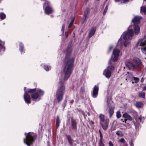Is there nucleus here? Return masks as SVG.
I'll return each mask as SVG.
<instances>
[{
	"label": "nucleus",
	"mask_w": 146,
	"mask_h": 146,
	"mask_svg": "<svg viewBox=\"0 0 146 146\" xmlns=\"http://www.w3.org/2000/svg\"><path fill=\"white\" fill-rule=\"evenodd\" d=\"M140 32V28L138 25H130L128 29L127 33H124L119 39L117 46L122 49L124 47H126L130 43L131 40L134 33L136 35H138Z\"/></svg>",
	"instance_id": "1"
},
{
	"label": "nucleus",
	"mask_w": 146,
	"mask_h": 146,
	"mask_svg": "<svg viewBox=\"0 0 146 146\" xmlns=\"http://www.w3.org/2000/svg\"><path fill=\"white\" fill-rule=\"evenodd\" d=\"M72 50L70 47L68 48L66 51L64 60L65 66L63 70V80H66L72 73L74 58L70 56Z\"/></svg>",
	"instance_id": "2"
},
{
	"label": "nucleus",
	"mask_w": 146,
	"mask_h": 146,
	"mask_svg": "<svg viewBox=\"0 0 146 146\" xmlns=\"http://www.w3.org/2000/svg\"><path fill=\"white\" fill-rule=\"evenodd\" d=\"M65 87L63 84V82L60 81L56 93V96L58 102L62 101L65 92Z\"/></svg>",
	"instance_id": "3"
},
{
	"label": "nucleus",
	"mask_w": 146,
	"mask_h": 146,
	"mask_svg": "<svg viewBox=\"0 0 146 146\" xmlns=\"http://www.w3.org/2000/svg\"><path fill=\"white\" fill-rule=\"evenodd\" d=\"M28 91L31 93H32L31 97L35 101L39 100L40 99V96H42L44 92L40 89L36 90L35 89H30Z\"/></svg>",
	"instance_id": "4"
},
{
	"label": "nucleus",
	"mask_w": 146,
	"mask_h": 146,
	"mask_svg": "<svg viewBox=\"0 0 146 146\" xmlns=\"http://www.w3.org/2000/svg\"><path fill=\"white\" fill-rule=\"evenodd\" d=\"M133 60L136 64L135 65L131 62H127L126 63V65L130 69L133 70L137 67V70H140L141 62L140 59L138 58H133Z\"/></svg>",
	"instance_id": "5"
},
{
	"label": "nucleus",
	"mask_w": 146,
	"mask_h": 146,
	"mask_svg": "<svg viewBox=\"0 0 146 146\" xmlns=\"http://www.w3.org/2000/svg\"><path fill=\"white\" fill-rule=\"evenodd\" d=\"M25 135H26V138L24 139V142L28 146H30L34 141V138L35 135L33 133L30 132L27 134L25 133Z\"/></svg>",
	"instance_id": "6"
},
{
	"label": "nucleus",
	"mask_w": 146,
	"mask_h": 146,
	"mask_svg": "<svg viewBox=\"0 0 146 146\" xmlns=\"http://www.w3.org/2000/svg\"><path fill=\"white\" fill-rule=\"evenodd\" d=\"M111 58H110L109 61V64L110 65L107 68V69H105L104 72V75L107 78H109L111 76V71H113L114 70V67L111 62Z\"/></svg>",
	"instance_id": "7"
},
{
	"label": "nucleus",
	"mask_w": 146,
	"mask_h": 146,
	"mask_svg": "<svg viewBox=\"0 0 146 146\" xmlns=\"http://www.w3.org/2000/svg\"><path fill=\"white\" fill-rule=\"evenodd\" d=\"M120 56V51L117 49H114L113 51L112 57L114 62L117 61L119 58Z\"/></svg>",
	"instance_id": "8"
},
{
	"label": "nucleus",
	"mask_w": 146,
	"mask_h": 146,
	"mask_svg": "<svg viewBox=\"0 0 146 146\" xmlns=\"http://www.w3.org/2000/svg\"><path fill=\"white\" fill-rule=\"evenodd\" d=\"M49 4V2L48 1H46L43 5V7L46 5L47 6L44 8V11L45 13L47 15H49L52 13L53 12V10L52 9L48 6Z\"/></svg>",
	"instance_id": "9"
},
{
	"label": "nucleus",
	"mask_w": 146,
	"mask_h": 146,
	"mask_svg": "<svg viewBox=\"0 0 146 146\" xmlns=\"http://www.w3.org/2000/svg\"><path fill=\"white\" fill-rule=\"evenodd\" d=\"M145 46H146V38H143L139 39L136 43V47Z\"/></svg>",
	"instance_id": "10"
},
{
	"label": "nucleus",
	"mask_w": 146,
	"mask_h": 146,
	"mask_svg": "<svg viewBox=\"0 0 146 146\" xmlns=\"http://www.w3.org/2000/svg\"><path fill=\"white\" fill-rule=\"evenodd\" d=\"M99 90V88L98 86L95 85L93 88L92 96L93 98H95L97 97Z\"/></svg>",
	"instance_id": "11"
},
{
	"label": "nucleus",
	"mask_w": 146,
	"mask_h": 146,
	"mask_svg": "<svg viewBox=\"0 0 146 146\" xmlns=\"http://www.w3.org/2000/svg\"><path fill=\"white\" fill-rule=\"evenodd\" d=\"M24 98L25 102L27 104H30L31 103V98L29 94L27 92L25 91Z\"/></svg>",
	"instance_id": "12"
},
{
	"label": "nucleus",
	"mask_w": 146,
	"mask_h": 146,
	"mask_svg": "<svg viewBox=\"0 0 146 146\" xmlns=\"http://www.w3.org/2000/svg\"><path fill=\"white\" fill-rule=\"evenodd\" d=\"M5 42L0 40V54H2L5 50Z\"/></svg>",
	"instance_id": "13"
},
{
	"label": "nucleus",
	"mask_w": 146,
	"mask_h": 146,
	"mask_svg": "<svg viewBox=\"0 0 146 146\" xmlns=\"http://www.w3.org/2000/svg\"><path fill=\"white\" fill-rule=\"evenodd\" d=\"M109 122V120L106 119L104 122L100 123V124L102 126L103 129L105 130H106L107 129L108 127Z\"/></svg>",
	"instance_id": "14"
},
{
	"label": "nucleus",
	"mask_w": 146,
	"mask_h": 146,
	"mask_svg": "<svg viewBox=\"0 0 146 146\" xmlns=\"http://www.w3.org/2000/svg\"><path fill=\"white\" fill-rule=\"evenodd\" d=\"M123 117L125 119L124 121H123V122H126V121L127 119L129 121H131L132 119V117L127 113H125L123 115Z\"/></svg>",
	"instance_id": "15"
},
{
	"label": "nucleus",
	"mask_w": 146,
	"mask_h": 146,
	"mask_svg": "<svg viewBox=\"0 0 146 146\" xmlns=\"http://www.w3.org/2000/svg\"><path fill=\"white\" fill-rule=\"evenodd\" d=\"M141 17L139 16H135L132 20V22L133 23L134 25L135 24H138L140 22V20Z\"/></svg>",
	"instance_id": "16"
},
{
	"label": "nucleus",
	"mask_w": 146,
	"mask_h": 146,
	"mask_svg": "<svg viewBox=\"0 0 146 146\" xmlns=\"http://www.w3.org/2000/svg\"><path fill=\"white\" fill-rule=\"evenodd\" d=\"M96 32V28L94 27L91 29L88 34L89 37L90 38L94 35Z\"/></svg>",
	"instance_id": "17"
},
{
	"label": "nucleus",
	"mask_w": 146,
	"mask_h": 146,
	"mask_svg": "<svg viewBox=\"0 0 146 146\" xmlns=\"http://www.w3.org/2000/svg\"><path fill=\"white\" fill-rule=\"evenodd\" d=\"M99 118L100 119V123H103L105 121L104 115L102 114H100L99 115Z\"/></svg>",
	"instance_id": "18"
},
{
	"label": "nucleus",
	"mask_w": 146,
	"mask_h": 146,
	"mask_svg": "<svg viewBox=\"0 0 146 146\" xmlns=\"http://www.w3.org/2000/svg\"><path fill=\"white\" fill-rule=\"evenodd\" d=\"M108 112L110 117H111L114 113V108L112 107H110L108 111Z\"/></svg>",
	"instance_id": "19"
},
{
	"label": "nucleus",
	"mask_w": 146,
	"mask_h": 146,
	"mask_svg": "<svg viewBox=\"0 0 146 146\" xmlns=\"http://www.w3.org/2000/svg\"><path fill=\"white\" fill-rule=\"evenodd\" d=\"M144 119V117L141 116H140L139 117H138L135 118L136 120L138 123L139 122L143 123Z\"/></svg>",
	"instance_id": "20"
},
{
	"label": "nucleus",
	"mask_w": 146,
	"mask_h": 146,
	"mask_svg": "<svg viewBox=\"0 0 146 146\" xmlns=\"http://www.w3.org/2000/svg\"><path fill=\"white\" fill-rule=\"evenodd\" d=\"M90 13V10L88 9H87L86 11H85L84 15V21L86 19V18L87 17Z\"/></svg>",
	"instance_id": "21"
},
{
	"label": "nucleus",
	"mask_w": 146,
	"mask_h": 146,
	"mask_svg": "<svg viewBox=\"0 0 146 146\" xmlns=\"http://www.w3.org/2000/svg\"><path fill=\"white\" fill-rule=\"evenodd\" d=\"M135 106L137 108H141L143 106V104L141 102H137L135 104Z\"/></svg>",
	"instance_id": "22"
},
{
	"label": "nucleus",
	"mask_w": 146,
	"mask_h": 146,
	"mask_svg": "<svg viewBox=\"0 0 146 146\" xmlns=\"http://www.w3.org/2000/svg\"><path fill=\"white\" fill-rule=\"evenodd\" d=\"M71 125L72 128L73 129H75L76 127V123L75 121L72 119L71 120Z\"/></svg>",
	"instance_id": "23"
},
{
	"label": "nucleus",
	"mask_w": 146,
	"mask_h": 146,
	"mask_svg": "<svg viewBox=\"0 0 146 146\" xmlns=\"http://www.w3.org/2000/svg\"><path fill=\"white\" fill-rule=\"evenodd\" d=\"M67 138L70 145L71 146H72V139L71 138L70 136L68 135L67 136Z\"/></svg>",
	"instance_id": "24"
},
{
	"label": "nucleus",
	"mask_w": 146,
	"mask_h": 146,
	"mask_svg": "<svg viewBox=\"0 0 146 146\" xmlns=\"http://www.w3.org/2000/svg\"><path fill=\"white\" fill-rule=\"evenodd\" d=\"M6 17L5 15L3 12L0 13V18L1 19H3Z\"/></svg>",
	"instance_id": "25"
},
{
	"label": "nucleus",
	"mask_w": 146,
	"mask_h": 146,
	"mask_svg": "<svg viewBox=\"0 0 146 146\" xmlns=\"http://www.w3.org/2000/svg\"><path fill=\"white\" fill-rule=\"evenodd\" d=\"M23 45H22V43H20V48L19 50L21 53V54H22L23 53H24V52H23Z\"/></svg>",
	"instance_id": "26"
},
{
	"label": "nucleus",
	"mask_w": 146,
	"mask_h": 146,
	"mask_svg": "<svg viewBox=\"0 0 146 146\" xmlns=\"http://www.w3.org/2000/svg\"><path fill=\"white\" fill-rule=\"evenodd\" d=\"M60 121L58 116L57 117L56 119V127L58 128L59 125Z\"/></svg>",
	"instance_id": "27"
},
{
	"label": "nucleus",
	"mask_w": 146,
	"mask_h": 146,
	"mask_svg": "<svg viewBox=\"0 0 146 146\" xmlns=\"http://www.w3.org/2000/svg\"><path fill=\"white\" fill-rule=\"evenodd\" d=\"M139 96L141 98H144L145 97V93L143 92H141L139 94Z\"/></svg>",
	"instance_id": "28"
},
{
	"label": "nucleus",
	"mask_w": 146,
	"mask_h": 146,
	"mask_svg": "<svg viewBox=\"0 0 146 146\" xmlns=\"http://www.w3.org/2000/svg\"><path fill=\"white\" fill-rule=\"evenodd\" d=\"M141 12L145 14H146V7H141Z\"/></svg>",
	"instance_id": "29"
},
{
	"label": "nucleus",
	"mask_w": 146,
	"mask_h": 146,
	"mask_svg": "<svg viewBox=\"0 0 146 146\" xmlns=\"http://www.w3.org/2000/svg\"><path fill=\"white\" fill-rule=\"evenodd\" d=\"M142 52L144 54L146 55V46L141 48Z\"/></svg>",
	"instance_id": "30"
},
{
	"label": "nucleus",
	"mask_w": 146,
	"mask_h": 146,
	"mask_svg": "<svg viewBox=\"0 0 146 146\" xmlns=\"http://www.w3.org/2000/svg\"><path fill=\"white\" fill-rule=\"evenodd\" d=\"M119 141L123 143L124 145H127L126 142L125 141L124 139L123 138H121Z\"/></svg>",
	"instance_id": "31"
},
{
	"label": "nucleus",
	"mask_w": 146,
	"mask_h": 146,
	"mask_svg": "<svg viewBox=\"0 0 146 146\" xmlns=\"http://www.w3.org/2000/svg\"><path fill=\"white\" fill-rule=\"evenodd\" d=\"M44 68L46 71H48L50 69V66H48L47 65H45L44 66Z\"/></svg>",
	"instance_id": "32"
},
{
	"label": "nucleus",
	"mask_w": 146,
	"mask_h": 146,
	"mask_svg": "<svg viewBox=\"0 0 146 146\" xmlns=\"http://www.w3.org/2000/svg\"><path fill=\"white\" fill-rule=\"evenodd\" d=\"M116 116L118 118H120L121 117V115L119 111H118L117 112Z\"/></svg>",
	"instance_id": "33"
},
{
	"label": "nucleus",
	"mask_w": 146,
	"mask_h": 146,
	"mask_svg": "<svg viewBox=\"0 0 146 146\" xmlns=\"http://www.w3.org/2000/svg\"><path fill=\"white\" fill-rule=\"evenodd\" d=\"M133 78V79L135 80V83H137L139 82V79L138 78L135 77H134Z\"/></svg>",
	"instance_id": "34"
},
{
	"label": "nucleus",
	"mask_w": 146,
	"mask_h": 146,
	"mask_svg": "<svg viewBox=\"0 0 146 146\" xmlns=\"http://www.w3.org/2000/svg\"><path fill=\"white\" fill-rule=\"evenodd\" d=\"M108 8V6L107 5L106 6V7L104 9V11L103 12V15H105L106 14V12L107 11Z\"/></svg>",
	"instance_id": "35"
},
{
	"label": "nucleus",
	"mask_w": 146,
	"mask_h": 146,
	"mask_svg": "<svg viewBox=\"0 0 146 146\" xmlns=\"http://www.w3.org/2000/svg\"><path fill=\"white\" fill-rule=\"evenodd\" d=\"M74 19H73L71 21V22L70 23L68 26L69 28H70L71 26L72 25V24H73V23L74 22Z\"/></svg>",
	"instance_id": "36"
},
{
	"label": "nucleus",
	"mask_w": 146,
	"mask_h": 146,
	"mask_svg": "<svg viewBox=\"0 0 146 146\" xmlns=\"http://www.w3.org/2000/svg\"><path fill=\"white\" fill-rule=\"evenodd\" d=\"M109 146H114L111 141H110L108 143Z\"/></svg>",
	"instance_id": "37"
},
{
	"label": "nucleus",
	"mask_w": 146,
	"mask_h": 146,
	"mask_svg": "<svg viewBox=\"0 0 146 146\" xmlns=\"http://www.w3.org/2000/svg\"><path fill=\"white\" fill-rule=\"evenodd\" d=\"M129 145L130 146H134L132 140H131L129 141Z\"/></svg>",
	"instance_id": "38"
},
{
	"label": "nucleus",
	"mask_w": 146,
	"mask_h": 146,
	"mask_svg": "<svg viewBox=\"0 0 146 146\" xmlns=\"http://www.w3.org/2000/svg\"><path fill=\"white\" fill-rule=\"evenodd\" d=\"M65 27V25H63L62 26V28L61 29L63 33L64 32V29Z\"/></svg>",
	"instance_id": "39"
},
{
	"label": "nucleus",
	"mask_w": 146,
	"mask_h": 146,
	"mask_svg": "<svg viewBox=\"0 0 146 146\" xmlns=\"http://www.w3.org/2000/svg\"><path fill=\"white\" fill-rule=\"evenodd\" d=\"M100 146H104L103 142H100Z\"/></svg>",
	"instance_id": "40"
},
{
	"label": "nucleus",
	"mask_w": 146,
	"mask_h": 146,
	"mask_svg": "<svg viewBox=\"0 0 146 146\" xmlns=\"http://www.w3.org/2000/svg\"><path fill=\"white\" fill-rule=\"evenodd\" d=\"M104 139L103 138V137H100V142H103Z\"/></svg>",
	"instance_id": "41"
},
{
	"label": "nucleus",
	"mask_w": 146,
	"mask_h": 146,
	"mask_svg": "<svg viewBox=\"0 0 146 146\" xmlns=\"http://www.w3.org/2000/svg\"><path fill=\"white\" fill-rule=\"evenodd\" d=\"M113 46L112 45L110 46L109 48V51H111L113 49Z\"/></svg>",
	"instance_id": "42"
},
{
	"label": "nucleus",
	"mask_w": 146,
	"mask_h": 146,
	"mask_svg": "<svg viewBox=\"0 0 146 146\" xmlns=\"http://www.w3.org/2000/svg\"><path fill=\"white\" fill-rule=\"evenodd\" d=\"M116 133L118 135H119L120 134V132L119 131H116Z\"/></svg>",
	"instance_id": "43"
},
{
	"label": "nucleus",
	"mask_w": 146,
	"mask_h": 146,
	"mask_svg": "<svg viewBox=\"0 0 146 146\" xmlns=\"http://www.w3.org/2000/svg\"><path fill=\"white\" fill-rule=\"evenodd\" d=\"M129 0H124L123 3H125L128 2Z\"/></svg>",
	"instance_id": "44"
},
{
	"label": "nucleus",
	"mask_w": 146,
	"mask_h": 146,
	"mask_svg": "<svg viewBox=\"0 0 146 146\" xmlns=\"http://www.w3.org/2000/svg\"><path fill=\"white\" fill-rule=\"evenodd\" d=\"M143 91L146 90V86H145L143 87Z\"/></svg>",
	"instance_id": "45"
},
{
	"label": "nucleus",
	"mask_w": 146,
	"mask_h": 146,
	"mask_svg": "<svg viewBox=\"0 0 146 146\" xmlns=\"http://www.w3.org/2000/svg\"><path fill=\"white\" fill-rule=\"evenodd\" d=\"M115 2H119L120 1V0H114Z\"/></svg>",
	"instance_id": "46"
},
{
	"label": "nucleus",
	"mask_w": 146,
	"mask_h": 146,
	"mask_svg": "<svg viewBox=\"0 0 146 146\" xmlns=\"http://www.w3.org/2000/svg\"><path fill=\"white\" fill-rule=\"evenodd\" d=\"M100 137H103V136H102V133H100Z\"/></svg>",
	"instance_id": "47"
},
{
	"label": "nucleus",
	"mask_w": 146,
	"mask_h": 146,
	"mask_svg": "<svg viewBox=\"0 0 146 146\" xmlns=\"http://www.w3.org/2000/svg\"><path fill=\"white\" fill-rule=\"evenodd\" d=\"M89 0H84V1L85 2H86L88 1Z\"/></svg>",
	"instance_id": "48"
},
{
	"label": "nucleus",
	"mask_w": 146,
	"mask_h": 146,
	"mask_svg": "<svg viewBox=\"0 0 146 146\" xmlns=\"http://www.w3.org/2000/svg\"><path fill=\"white\" fill-rule=\"evenodd\" d=\"M73 102L74 100H72L71 101V103H72Z\"/></svg>",
	"instance_id": "49"
},
{
	"label": "nucleus",
	"mask_w": 146,
	"mask_h": 146,
	"mask_svg": "<svg viewBox=\"0 0 146 146\" xmlns=\"http://www.w3.org/2000/svg\"><path fill=\"white\" fill-rule=\"evenodd\" d=\"M99 133H100H100H102L100 131V130H99Z\"/></svg>",
	"instance_id": "50"
},
{
	"label": "nucleus",
	"mask_w": 146,
	"mask_h": 146,
	"mask_svg": "<svg viewBox=\"0 0 146 146\" xmlns=\"http://www.w3.org/2000/svg\"><path fill=\"white\" fill-rule=\"evenodd\" d=\"M26 87H25V88H24V90H25V89H26Z\"/></svg>",
	"instance_id": "51"
},
{
	"label": "nucleus",
	"mask_w": 146,
	"mask_h": 146,
	"mask_svg": "<svg viewBox=\"0 0 146 146\" xmlns=\"http://www.w3.org/2000/svg\"><path fill=\"white\" fill-rule=\"evenodd\" d=\"M141 81H142L143 80V79H142L141 80Z\"/></svg>",
	"instance_id": "52"
},
{
	"label": "nucleus",
	"mask_w": 146,
	"mask_h": 146,
	"mask_svg": "<svg viewBox=\"0 0 146 146\" xmlns=\"http://www.w3.org/2000/svg\"><path fill=\"white\" fill-rule=\"evenodd\" d=\"M99 0H97V1H99Z\"/></svg>",
	"instance_id": "53"
},
{
	"label": "nucleus",
	"mask_w": 146,
	"mask_h": 146,
	"mask_svg": "<svg viewBox=\"0 0 146 146\" xmlns=\"http://www.w3.org/2000/svg\"><path fill=\"white\" fill-rule=\"evenodd\" d=\"M145 1H146V0H144Z\"/></svg>",
	"instance_id": "54"
},
{
	"label": "nucleus",
	"mask_w": 146,
	"mask_h": 146,
	"mask_svg": "<svg viewBox=\"0 0 146 146\" xmlns=\"http://www.w3.org/2000/svg\"><path fill=\"white\" fill-rule=\"evenodd\" d=\"M107 0H106V1H107Z\"/></svg>",
	"instance_id": "55"
}]
</instances>
